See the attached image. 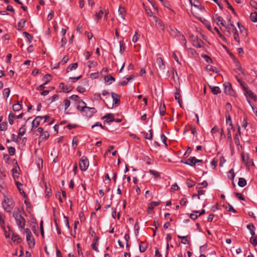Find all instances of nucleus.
Returning <instances> with one entry per match:
<instances>
[{"mask_svg":"<svg viewBox=\"0 0 257 257\" xmlns=\"http://www.w3.org/2000/svg\"><path fill=\"white\" fill-rule=\"evenodd\" d=\"M13 216L14 217L16 224L19 228L22 230L24 229L26 220L23 216L21 214V210L20 208H16L13 213Z\"/></svg>","mask_w":257,"mask_h":257,"instance_id":"f257e3e1","label":"nucleus"},{"mask_svg":"<svg viewBox=\"0 0 257 257\" xmlns=\"http://www.w3.org/2000/svg\"><path fill=\"white\" fill-rule=\"evenodd\" d=\"M81 103H83L84 105H81V103L79 102V104L77 105V108L82 112L83 115L90 117L96 112V110L94 107L87 106L86 103L83 101H81Z\"/></svg>","mask_w":257,"mask_h":257,"instance_id":"f03ea898","label":"nucleus"},{"mask_svg":"<svg viewBox=\"0 0 257 257\" xmlns=\"http://www.w3.org/2000/svg\"><path fill=\"white\" fill-rule=\"evenodd\" d=\"M2 204L3 208L6 211L9 213H11L15 206V202L13 199L5 197Z\"/></svg>","mask_w":257,"mask_h":257,"instance_id":"7ed1b4c3","label":"nucleus"},{"mask_svg":"<svg viewBox=\"0 0 257 257\" xmlns=\"http://www.w3.org/2000/svg\"><path fill=\"white\" fill-rule=\"evenodd\" d=\"M228 25L230 28L229 29V31H230V30H231L233 33V38L234 40L239 45L240 42L239 40V34L235 26L232 24L231 20H229L228 21Z\"/></svg>","mask_w":257,"mask_h":257,"instance_id":"20e7f679","label":"nucleus"},{"mask_svg":"<svg viewBox=\"0 0 257 257\" xmlns=\"http://www.w3.org/2000/svg\"><path fill=\"white\" fill-rule=\"evenodd\" d=\"M89 166V161L87 157L82 156L79 162V167L82 171H86Z\"/></svg>","mask_w":257,"mask_h":257,"instance_id":"39448f33","label":"nucleus"},{"mask_svg":"<svg viewBox=\"0 0 257 257\" xmlns=\"http://www.w3.org/2000/svg\"><path fill=\"white\" fill-rule=\"evenodd\" d=\"M203 161L202 160L197 159L195 157H190L187 160H181V162L185 164L188 165H190L191 166H194L196 163L202 162Z\"/></svg>","mask_w":257,"mask_h":257,"instance_id":"423d86ee","label":"nucleus"},{"mask_svg":"<svg viewBox=\"0 0 257 257\" xmlns=\"http://www.w3.org/2000/svg\"><path fill=\"white\" fill-rule=\"evenodd\" d=\"M224 88V93L227 95H233L234 92L233 90L231 84L229 82L223 84Z\"/></svg>","mask_w":257,"mask_h":257,"instance_id":"0eeeda50","label":"nucleus"},{"mask_svg":"<svg viewBox=\"0 0 257 257\" xmlns=\"http://www.w3.org/2000/svg\"><path fill=\"white\" fill-rule=\"evenodd\" d=\"M203 41L197 37H195L194 38L192 39V45L196 48H200L203 46Z\"/></svg>","mask_w":257,"mask_h":257,"instance_id":"6e6552de","label":"nucleus"},{"mask_svg":"<svg viewBox=\"0 0 257 257\" xmlns=\"http://www.w3.org/2000/svg\"><path fill=\"white\" fill-rule=\"evenodd\" d=\"M153 19L156 22V26L157 28L160 29L162 31H164L165 25L162 21L156 16H153Z\"/></svg>","mask_w":257,"mask_h":257,"instance_id":"1a4fd4ad","label":"nucleus"},{"mask_svg":"<svg viewBox=\"0 0 257 257\" xmlns=\"http://www.w3.org/2000/svg\"><path fill=\"white\" fill-rule=\"evenodd\" d=\"M111 95L113 99V105H114L115 107L119 105L120 102L119 99L120 96L117 94L114 93V92H111Z\"/></svg>","mask_w":257,"mask_h":257,"instance_id":"9d476101","label":"nucleus"},{"mask_svg":"<svg viewBox=\"0 0 257 257\" xmlns=\"http://www.w3.org/2000/svg\"><path fill=\"white\" fill-rule=\"evenodd\" d=\"M102 118H106V119L104 120V123H110L111 122H113L115 120V119L114 118L113 115L112 113H107L105 115H104Z\"/></svg>","mask_w":257,"mask_h":257,"instance_id":"9b49d317","label":"nucleus"},{"mask_svg":"<svg viewBox=\"0 0 257 257\" xmlns=\"http://www.w3.org/2000/svg\"><path fill=\"white\" fill-rule=\"evenodd\" d=\"M26 239L29 247L30 248L34 247L35 244V242L33 235H32L26 236Z\"/></svg>","mask_w":257,"mask_h":257,"instance_id":"f8f14e48","label":"nucleus"},{"mask_svg":"<svg viewBox=\"0 0 257 257\" xmlns=\"http://www.w3.org/2000/svg\"><path fill=\"white\" fill-rule=\"evenodd\" d=\"M43 116H38L33 120L32 122V129L38 126Z\"/></svg>","mask_w":257,"mask_h":257,"instance_id":"ddd939ff","label":"nucleus"},{"mask_svg":"<svg viewBox=\"0 0 257 257\" xmlns=\"http://www.w3.org/2000/svg\"><path fill=\"white\" fill-rule=\"evenodd\" d=\"M157 63L161 70H164L165 69V65L163 59L159 57L157 59Z\"/></svg>","mask_w":257,"mask_h":257,"instance_id":"4468645a","label":"nucleus"},{"mask_svg":"<svg viewBox=\"0 0 257 257\" xmlns=\"http://www.w3.org/2000/svg\"><path fill=\"white\" fill-rule=\"evenodd\" d=\"M243 89L244 91V94L245 95H248V96L251 99H254L255 97V95L250 90L248 89L245 86H243Z\"/></svg>","mask_w":257,"mask_h":257,"instance_id":"2eb2a0df","label":"nucleus"},{"mask_svg":"<svg viewBox=\"0 0 257 257\" xmlns=\"http://www.w3.org/2000/svg\"><path fill=\"white\" fill-rule=\"evenodd\" d=\"M148 247L147 243L144 241H141L139 244V250L141 252H144Z\"/></svg>","mask_w":257,"mask_h":257,"instance_id":"dca6fc26","label":"nucleus"},{"mask_svg":"<svg viewBox=\"0 0 257 257\" xmlns=\"http://www.w3.org/2000/svg\"><path fill=\"white\" fill-rule=\"evenodd\" d=\"M125 9L124 7H119L118 9V15L120 17V18L123 20H124L125 18Z\"/></svg>","mask_w":257,"mask_h":257,"instance_id":"f3484780","label":"nucleus"},{"mask_svg":"<svg viewBox=\"0 0 257 257\" xmlns=\"http://www.w3.org/2000/svg\"><path fill=\"white\" fill-rule=\"evenodd\" d=\"M15 184L17 187L20 193L23 195L24 197H26L27 195L26 194V193L24 191V190L23 189H22L21 188V187L22 186V184L18 181H16Z\"/></svg>","mask_w":257,"mask_h":257,"instance_id":"a211bd4d","label":"nucleus"},{"mask_svg":"<svg viewBox=\"0 0 257 257\" xmlns=\"http://www.w3.org/2000/svg\"><path fill=\"white\" fill-rule=\"evenodd\" d=\"M209 87L211 89V92L213 94L216 95L221 92L220 89L218 86H209Z\"/></svg>","mask_w":257,"mask_h":257,"instance_id":"6ab92c4d","label":"nucleus"},{"mask_svg":"<svg viewBox=\"0 0 257 257\" xmlns=\"http://www.w3.org/2000/svg\"><path fill=\"white\" fill-rule=\"evenodd\" d=\"M225 116L226 117V123H229V125L231 126V128L232 129H233V131H235V127L233 126V125L232 124L230 115L228 113L226 112Z\"/></svg>","mask_w":257,"mask_h":257,"instance_id":"aec40b11","label":"nucleus"},{"mask_svg":"<svg viewBox=\"0 0 257 257\" xmlns=\"http://www.w3.org/2000/svg\"><path fill=\"white\" fill-rule=\"evenodd\" d=\"M213 20L218 26H219V23H220L221 21H223V18L218 14L215 15L213 17Z\"/></svg>","mask_w":257,"mask_h":257,"instance_id":"412c9836","label":"nucleus"},{"mask_svg":"<svg viewBox=\"0 0 257 257\" xmlns=\"http://www.w3.org/2000/svg\"><path fill=\"white\" fill-rule=\"evenodd\" d=\"M78 67V63L77 62L70 64L66 70L67 72H69L72 71L74 69H76Z\"/></svg>","mask_w":257,"mask_h":257,"instance_id":"4be33fe9","label":"nucleus"},{"mask_svg":"<svg viewBox=\"0 0 257 257\" xmlns=\"http://www.w3.org/2000/svg\"><path fill=\"white\" fill-rule=\"evenodd\" d=\"M59 87L62 90L63 92H69L70 91L69 88L65 86L63 82L59 84Z\"/></svg>","mask_w":257,"mask_h":257,"instance_id":"5701e85b","label":"nucleus"},{"mask_svg":"<svg viewBox=\"0 0 257 257\" xmlns=\"http://www.w3.org/2000/svg\"><path fill=\"white\" fill-rule=\"evenodd\" d=\"M104 80L106 82L108 83L109 84H110L112 83L111 81H114L115 78L111 75H108L104 77Z\"/></svg>","mask_w":257,"mask_h":257,"instance_id":"b1692460","label":"nucleus"},{"mask_svg":"<svg viewBox=\"0 0 257 257\" xmlns=\"http://www.w3.org/2000/svg\"><path fill=\"white\" fill-rule=\"evenodd\" d=\"M13 109L15 111H17L22 108V105L19 102L16 104H14L12 106Z\"/></svg>","mask_w":257,"mask_h":257,"instance_id":"393cba45","label":"nucleus"},{"mask_svg":"<svg viewBox=\"0 0 257 257\" xmlns=\"http://www.w3.org/2000/svg\"><path fill=\"white\" fill-rule=\"evenodd\" d=\"M235 174L234 172L233 169H230L228 172H227V177L230 179L233 180L234 177H235Z\"/></svg>","mask_w":257,"mask_h":257,"instance_id":"a878e982","label":"nucleus"},{"mask_svg":"<svg viewBox=\"0 0 257 257\" xmlns=\"http://www.w3.org/2000/svg\"><path fill=\"white\" fill-rule=\"evenodd\" d=\"M238 185L241 187H243L246 185V181L243 178H239L238 182Z\"/></svg>","mask_w":257,"mask_h":257,"instance_id":"bb28decb","label":"nucleus"},{"mask_svg":"<svg viewBox=\"0 0 257 257\" xmlns=\"http://www.w3.org/2000/svg\"><path fill=\"white\" fill-rule=\"evenodd\" d=\"M160 113L162 116H164L166 113V106L165 104H161L159 107Z\"/></svg>","mask_w":257,"mask_h":257,"instance_id":"cd10ccee","label":"nucleus"},{"mask_svg":"<svg viewBox=\"0 0 257 257\" xmlns=\"http://www.w3.org/2000/svg\"><path fill=\"white\" fill-rule=\"evenodd\" d=\"M12 239L14 242H17V243H19L21 241V239L19 236L14 233L12 234Z\"/></svg>","mask_w":257,"mask_h":257,"instance_id":"c85d7f7f","label":"nucleus"},{"mask_svg":"<svg viewBox=\"0 0 257 257\" xmlns=\"http://www.w3.org/2000/svg\"><path fill=\"white\" fill-rule=\"evenodd\" d=\"M250 19L253 22H257V12L251 13L250 15Z\"/></svg>","mask_w":257,"mask_h":257,"instance_id":"c756f323","label":"nucleus"},{"mask_svg":"<svg viewBox=\"0 0 257 257\" xmlns=\"http://www.w3.org/2000/svg\"><path fill=\"white\" fill-rule=\"evenodd\" d=\"M160 204V202L153 201L151 203L150 205L148 207V211L149 210H153L154 208Z\"/></svg>","mask_w":257,"mask_h":257,"instance_id":"7c9ffc66","label":"nucleus"},{"mask_svg":"<svg viewBox=\"0 0 257 257\" xmlns=\"http://www.w3.org/2000/svg\"><path fill=\"white\" fill-rule=\"evenodd\" d=\"M52 79V76L50 74H47L44 76L43 80L45 81L44 84H47Z\"/></svg>","mask_w":257,"mask_h":257,"instance_id":"2f4dec72","label":"nucleus"},{"mask_svg":"<svg viewBox=\"0 0 257 257\" xmlns=\"http://www.w3.org/2000/svg\"><path fill=\"white\" fill-rule=\"evenodd\" d=\"M16 115L14 113L11 112L9 115V122L10 124H13L14 123V120L13 118H15Z\"/></svg>","mask_w":257,"mask_h":257,"instance_id":"473e14b6","label":"nucleus"},{"mask_svg":"<svg viewBox=\"0 0 257 257\" xmlns=\"http://www.w3.org/2000/svg\"><path fill=\"white\" fill-rule=\"evenodd\" d=\"M49 137V133L48 131L44 132L41 135L40 138L42 140H46Z\"/></svg>","mask_w":257,"mask_h":257,"instance_id":"72a5a7b5","label":"nucleus"},{"mask_svg":"<svg viewBox=\"0 0 257 257\" xmlns=\"http://www.w3.org/2000/svg\"><path fill=\"white\" fill-rule=\"evenodd\" d=\"M181 94L179 91H177L175 93V98L176 100H178L180 106H181V101L180 100Z\"/></svg>","mask_w":257,"mask_h":257,"instance_id":"f704fd0d","label":"nucleus"},{"mask_svg":"<svg viewBox=\"0 0 257 257\" xmlns=\"http://www.w3.org/2000/svg\"><path fill=\"white\" fill-rule=\"evenodd\" d=\"M177 237L180 239H182V241H181L182 243H183L184 244H186L188 243V240L187 239L186 236H181V235H178Z\"/></svg>","mask_w":257,"mask_h":257,"instance_id":"c9c22d12","label":"nucleus"},{"mask_svg":"<svg viewBox=\"0 0 257 257\" xmlns=\"http://www.w3.org/2000/svg\"><path fill=\"white\" fill-rule=\"evenodd\" d=\"M26 133V128L22 126L19 129V132L18 134V137L19 138H21V137L23 136Z\"/></svg>","mask_w":257,"mask_h":257,"instance_id":"e433bc0d","label":"nucleus"},{"mask_svg":"<svg viewBox=\"0 0 257 257\" xmlns=\"http://www.w3.org/2000/svg\"><path fill=\"white\" fill-rule=\"evenodd\" d=\"M208 185V183L206 181H204L201 183H199L196 187V189H200L202 187H206Z\"/></svg>","mask_w":257,"mask_h":257,"instance_id":"4c0bfd02","label":"nucleus"},{"mask_svg":"<svg viewBox=\"0 0 257 257\" xmlns=\"http://www.w3.org/2000/svg\"><path fill=\"white\" fill-rule=\"evenodd\" d=\"M26 20L25 19H21L20 22L18 24V27L20 28H23L25 26Z\"/></svg>","mask_w":257,"mask_h":257,"instance_id":"58836bf2","label":"nucleus"},{"mask_svg":"<svg viewBox=\"0 0 257 257\" xmlns=\"http://www.w3.org/2000/svg\"><path fill=\"white\" fill-rule=\"evenodd\" d=\"M250 242L254 246L257 245V236L251 237L249 240Z\"/></svg>","mask_w":257,"mask_h":257,"instance_id":"ea45409f","label":"nucleus"},{"mask_svg":"<svg viewBox=\"0 0 257 257\" xmlns=\"http://www.w3.org/2000/svg\"><path fill=\"white\" fill-rule=\"evenodd\" d=\"M0 225L3 229L5 228V222L2 214H0Z\"/></svg>","mask_w":257,"mask_h":257,"instance_id":"a19ab883","label":"nucleus"},{"mask_svg":"<svg viewBox=\"0 0 257 257\" xmlns=\"http://www.w3.org/2000/svg\"><path fill=\"white\" fill-rule=\"evenodd\" d=\"M10 89L9 88H5L3 90V95H4V97H6V98H7L9 97V96L10 95Z\"/></svg>","mask_w":257,"mask_h":257,"instance_id":"79ce46f5","label":"nucleus"},{"mask_svg":"<svg viewBox=\"0 0 257 257\" xmlns=\"http://www.w3.org/2000/svg\"><path fill=\"white\" fill-rule=\"evenodd\" d=\"M8 124L7 122H2L0 123V130L5 131L7 129Z\"/></svg>","mask_w":257,"mask_h":257,"instance_id":"37998d69","label":"nucleus"},{"mask_svg":"<svg viewBox=\"0 0 257 257\" xmlns=\"http://www.w3.org/2000/svg\"><path fill=\"white\" fill-rule=\"evenodd\" d=\"M23 34L27 38V39L28 40V43H31L32 42V37L31 36V35H30L28 33H27L26 32H24L23 33Z\"/></svg>","mask_w":257,"mask_h":257,"instance_id":"c03bdc74","label":"nucleus"},{"mask_svg":"<svg viewBox=\"0 0 257 257\" xmlns=\"http://www.w3.org/2000/svg\"><path fill=\"white\" fill-rule=\"evenodd\" d=\"M103 14V12L102 10H100L98 13H96L95 17L97 21L101 18Z\"/></svg>","mask_w":257,"mask_h":257,"instance_id":"a18cd8bd","label":"nucleus"},{"mask_svg":"<svg viewBox=\"0 0 257 257\" xmlns=\"http://www.w3.org/2000/svg\"><path fill=\"white\" fill-rule=\"evenodd\" d=\"M189 2L192 6L198 8L199 2L198 0H189Z\"/></svg>","mask_w":257,"mask_h":257,"instance_id":"49530a36","label":"nucleus"},{"mask_svg":"<svg viewBox=\"0 0 257 257\" xmlns=\"http://www.w3.org/2000/svg\"><path fill=\"white\" fill-rule=\"evenodd\" d=\"M161 139L162 141L163 142V143L165 145V146L166 147H167L168 145H167V142H166L167 138V137L165 136V135L164 134H162L161 135Z\"/></svg>","mask_w":257,"mask_h":257,"instance_id":"de8ad7c7","label":"nucleus"},{"mask_svg":"<svg viewBox=\"0 0 257 257\" xmlns=\"http://www.w3.org/2000/svg\"><path fill=\"white\" fill-rule=\"evenodd\" d=\"M221 25L222 26H223L225 29L226 30V32L229 35H230V32L229 31V29L230 27L229 26V25L228 26H226L224 23V21H221V23L219 24V25Z\"/></svg>","mask_w":257,"mask_h":257,"instance_id":"09e8293b","label":"nucleus"},{"mask_svg":"<svg viewBox=\"0 0 257 257\" xmlns=\"http://www.w3.org/2000/svg\"><path fill=\"white\" fill-rule=\"evenodd\" d=\"M120 52L122 54L125 49V45L122 41L119 42Z\"/></svg>","mask_w":257,"mask_h":257,"instance_id":"8fccbe9b","label":"nucleus"},{"mask_svg":"<svg viewBox=\"0 0 257 257\" xmlns=\"http://www.w3.org/2000/svg\"><path fill=\"white\" fill-rule=\"evenodd\" d=\"M8 150H9V153L10 155L13 156L15 154L16 150L14 147H10L8 148Z\"/></svg>","mask_w":257,"mask_h":257,"instance_id":"3c124183","label":"nucleus"},{"mask_svg":"<svg viewBox=\"0 0 257 257\" xmlns=\"http://www.w3.org/2000/svg\"><path fill=\"white\" fill-rule=\"evenodd\" d=\"M70 99L72 100L76 101L77 102L80 99L77 95H72L70 97Z\"/></svg>","mask_w":257,"mask_h":257,"instance_id":"603ef678","label":"nucleus"},{"mask_svg":"<svg viewBox=\"0 0 257 257\" xmlns=\"http://www.w3.org/2000/svg\"><path fill=\"white\" fill-rule=\"evenodd\" d=\"M241 158H242V161L245 163V164H248V157L247 155H244L243 154H241Z\"/></svg>","mask_w":257,"mask_h":257,"instance_id":"864d4df0","label":"nucleus"},{"mask_svg":"<svg viewBox=\"0 0 257 257\" xmlns=\"http://www.w3.org/2000/svg\"><path fill=\"white\" fill-rule=\"evenodd\" d=\"M239 29L241 34H242L243 35H245V36H247V30L243 26H241V28H240V29Z\"/></svg>","mask_w":257,"mask_h":257,"instance_id":"5fc2aeb1","label":"nucleus"},{"mask_svg":"<svg viewBox=\"0 0 257 257\" xmlns=\"http://www.w3.org/2000/svg\"><path fill=\"white\" fill-rule=\"evenodd\" d=\"M225 109L227 113H228L229 111H231L232 109L231 105L229 103H227L225 105Z\"/></svg>","mask_w":257,"mask_h":257,"instance_id":"6e6d98bb","label":"nucleus"},{"mask_svg":"<svg viewBox=\"0 0 257 257\" xmlns=\"http://www.w3.org/2000/svg\"><path fill=\"white\" fill-rule=\"evenodd\" d=\"M139 39V35L137 32H135L134 36L133 37L132 41L134 43H136L138 41Z\"/></svg>","mask_w":257,"mask_h":257,"instance_id":"4d7b16f0","label":"nucleus"},{"mask_svg":"<svg viewBox=\"0 0 257 257\" xmlns=\"http://www.w3.org/2000/svg\"><path fill=\"white\" fill-rule=\"evenodd\" d=\"M238 135L236 134L235 136H234V143L236 145H239V138Z\"/></svg>","mask_w":257,"mask_h":257,"instance_id":"13d9d810","label":"nucleus"},{"mask_svg":"<svg viewBox=\"0 0 257 257\" xmlns=\"http://www.w3.org/2000/svg\"><path fill=\"white\" fill-rule=\"evenodd\" d=\"M77 139L76 137H74L72 140V147L74 148L77 146Z\"/></svg>","mask_w":257,"mask_h":257,"instance_id":"bf43d9fd","label":"nucleus"},{"mask_svg":"<svg viewBox=\"0 0 257 257\" xmlns=\"http://www.w3.org/2000/svg\"><path fill=\"white\" fill-rule=\"evenodd\" d=\"M248 103H249L250 105L251 106L253 112L254 113L255 112L257 111V108L253 105V103L251 102L249 100H248Z\"/></svg>","mask_w":257,"mask_h":257,"instance_id":"052dcab7","label":"nucleus"},{"mask_svg":"<svg viewBox=\"0 0 257 257\" xmlns=\"http://www.w3.org/2000/svg\"><path fill=\"white\" fill-rule=\"evenodd\" d=\"M202 57L205 59L207 63H210L212 62V59L210 58V57L207 56V55H203Z\"/></svg>","mask_w":257,"mask_h":257,"instance_id":"680f3d73","label":"nucleus"},{"mask_svg":"<svg viewBox=\"0 0 257 257\" xmlns=\"http://www.w3.org/2000/svg\"><path fill=\"white\" fill-rule=\"evenodd\" d=\"M187 185L189 188H191V187H193L194 186H195V182L193 181H189L187 182Z\"/></svg>","mask_w":257,"mask_h":257,"instance_id":"e2e57ef3","label":"nucleus"},{"mask_svg":"<svg viewBox=\"0 0 257 257\" xmlns=\"http://www.w3.org/2000/svg\"><path fill=\"white\" fill-rule=\"evenodd\" d=\"M149 173L150 174L153 175L154 176H155L156 177H159L160 176L159 173L158 172L155 171L154 170H149Z\"/></svg>","mask_w":257,"mask_h":257,"instance_id":"0e129e2a","label":"nucleus"},{"mask_svg":"<svg viewBox=\"0 0 257 257\" xmlns=\"http://www.w3.org/2000/svg\"><path fill=\"white\" fill-rule=\"evenodd\" d=\"M235 196L241 200H244V198L240 193H235Z\"/></svg>","mask_w":257,"mask_h":257,"instance_id":"69168bd1","label":"nucleus"},{"mask_svg":"<svg viewBox=\"0 0 257 257\" xmlns=\"http://www.w3.org/2000/svg\"><path fill=\"white\" fill-rule=\"evenodd\" d=\"M77 90L80 93H84L86 91L85 89L81 86H79L77 87Z\"/></svg>","mask_w":257,"mask_h":257,"instance_id":"338daca9","label":"nucleus"},{"mask_svg":"<svg viewBox=\"0 0 257 257\" xmlns=\"http://www.w3.org/2000/svg\"><path fill=\"white\" fill-rule=\"evenodd\" d=\"M94 98L97 100H102L101 94L99 93H96L94 94Z\"/></svg>","mask_w":257,"mask_h":257,"instance_id":"774afa93","label":"nucleus"}]
</instances>
